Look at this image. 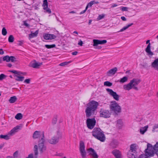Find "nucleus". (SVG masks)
I'll use <instances>...</instances> for the list:
<instances>
[{
  "label": "nucleus",
  "instance_id": "57",
  "mask_svg": "<svg viewBox=\"0 0 158 158\" xmlns=\"http://www.w3.org/2000/svg\"><path fill=\"white\" fill-rule=\"evenodd\" d=\"M78 53V52L77 51H75L72 53V55H76Z\"/></svg>",
  "mask_w": 158,
  "mask_h": 158
},
{
  "label": "nucleus",
  "instance_id": "45",
  "mask_svg": "<svg viewBox=\"0 0 158 158\" xmlns=\"http://www.w3.org/2000/svg\"><path fill=\"white\" fill-rule=\"evenodd\" d=\"M57 121V118L56 117H54L53 118L52 120V123L53 124H55Z\"/></svg>",
  "mask_w": 158,
  "mask_h": 158
},
{
  "label": "nucleus",
  "instance_id": "54",
  "mask_svg": "<svg viewBox=\"0 0 158 158\" xmlns=\"http://www.w3.org/2000/svg\"><path fill=\"white\" fill-rule=\"evenodd\" d=\"M87 10V8H85V10H83V11H81L80 14H84V13H85V12L86 11V10Z\"/></svg>",
  "mask_w": 158,
  "mask_h": 158
},
{
  "label": "nucleus",
  "instance_id": "23",
  "mask_svg": "<svg viewBox=\"0 0 158 158\" xmlns=\"http://www.w3.org/2000/svg\"><path fill=\"white\" fill-rule=\"evenodd\" d=\"M148 127V125L141 127L139 130L140 134L142 135L144 134L145 132L147 131Z\"/></svg>",
  "mask_w": 158,
  "mask_h": 158
},
{
  "label": "nucleus",
  "instance_id": "6",
  "mask_svg": "<svg viewBox=\"0 0 158 158\" xmlns=\"http://www.w3.org/2000/svg\"><path fill=\"white\" fill-rule=\"evenodd\" d=\"M111 111L114 112L116 114L121 112V108L115 101H114L111 102L110 106Z\"/></svg>",
  "mask_w": 158,
  "mask_h": 158
},
{
  "label": "nucleus",
  "instance_id": "26",
  "mask_svg": "<svg viewBox=\"0 0 158 158\" xmlns=\"http://www.w3.org/2000/svg\"><path fill=\"white\" fill-rule=\"evenodd\" d=\"M134 153L131 151H129L127 154L128 158H135V155Z\"/></svg>",
  "mask_w": 158,
  "mask_h": 158
},
{
  "label": "nucleus",
  "instance_id": "21",
  "mask_svg": "<svg viewBox=\"0 0 158 158\" xmlns=\"http://www.w3.org/2000/svg\"><path fill=\"white\" fill-rule=\"evenodd\" d=\"M136 146L135 144H131L130 147V150L129 151H131V152L133 153H135L136 151Z\"/></svg>",
  "mask_w": 158,
  "mask_h": 158
},
{
  "label": "nucleus",
  "instance_id": "17",
  "mask_svg": "<svg viewBox=\"0 0 158 158\" xmlns=\"http://www.w3.org/2000/svg\"><path fill=\"white\" fill-rule=\"evenodd\" d=\"M43 37L44 39L46 40L54 39L56 37V36L55 35L49 34H45Z\"/></svg>",
  "mask_w": 158,
  "mask_h": 158
},
{
  "label": "nucleus",
  "instance_id": "18",
  "mask_svg": "<svg viewBox=\"0 0 158 158\" xmlns=\"http://www.w3.org/2000/svg\"><path fill=\"white\" fill-rule=\"evenodd\" d=\"M117 68L116 67H114V68L110 69L106 73V75L107 76H111L114 75L117 71Z\"/></svg>",
  "mask_w": 158,
  "mask_h": 158
},
{
  "label": "nucleus",
  "instance_id": "36",
  "mask_svg": "<svg viewBox=\"0 0 158 158\" xmlns=\"http://www.w3.org/2000/svg\"><path fill=\"white\" fill-rule=\"evenodd\" d=\"M14 38L13 35H10L8 38V41L10 43L13 42L14 41Z\"/></svg>",
  "mask_w": 158,
  "mask_h": 158
},
{
  "label": "nucleus",
  "instance_id": "39",
  "mask_svg": "<svg viewBox=\"0 0 158 158\" xmlns=\"http://www.w3.org/2000/svg\"><path fill=\"white\" fill-rule=\"evenodd\" d=\"M43 9L45 11V12H46L48 13V14L51 13V10L50 9L48 8V7H47V8L46 7H44V8H43Z\"/></svg>",
  "mask_w": 158,
  "mask_h": 158
},
{
  "label": "nucleus",
  "instance_id": "30",
  "mask_svg": "<svg viewBox=\"0 0 158 158\" xmlns=\"http://www.w3.org/2000/svg\"><path fill=\"white\" fill-rule=\"evenodd\" d=\"M128 77H127L125 76L123 77L122 78H121L119 81L121 83H123L127 81L128 80Z\"/></svg>",
  "mask_w": 158,
  "mask_h": 158
},
{
  "label": "nucleus",
  "instance_id": "25",
  "mask_svg": "<svg viewBox=\"0 0 158 158\" xmlns=\"http://www.w3.org/2000/svg\"><path fill=\"white\" fill-rule=\"evenodd\" d=\"M35 157L34 158H37L38 155V147L35 145L34 146V150Z\"/></svg>",
  "mask_w": 158,
  "mask_h": 158
},
{
  "label": "nucleus",
  "instance_id": "29",
  "mask_svg": "<svg viewBox=\"0 0 158 158\" xmlns=\"http://www.w3.org/2000/svg\"><path fill=\"white\" fill-rule=\"evenodd\" d=\"M17 98L16 96L11 97L9 100V102L10 103H14L17 100Z\"/></svg>",
  "mask_w": 158,
  "mask_h": 158
},
{
  "label": "nucleus",
  "instance_id": "16",
  "mask_svg": "<svg viewBox=\"0 0 158 158\" xmlns=\"http://www.w3.org/2000/svg\"><path fill=\"white\" fill-rule=\"evenodd\" d=\"M42 64V63L37 62L34 60L30 64V66L33 68L38 69Z\"/></svg>",
  "mask_w": 158,
  "mask_h": 158
},
{
  "label": "nucleus",
  "instance_id": "11",
  "mask_svg": "<svg viewBox=\"0 0 158 158\" xmlns=\"http://www.w3.org/2000/svg\"><path fill=\"white\" fill-rule=\"evenodd\" d=\"M79 150L82 157L85 158L86 157V153L85 151V146L84 142L81 140L79 143Z\"/></svg>",
  "mask_w": 158,
  "mask_h": 158
},
{
  "label": "nucleus",
  "instance_id": "14",
  "mask_svg": "<svg viewBox=\"0 0 158 158\" xmlns=\"http://www.w3.org/2000/svg\"><path fill=\"white\" fill-rule=\"evenodd\" d=\"M89 155L93 158H98V156L94 150L92 148H89L87 150Z\"/></svg>",
  "mask_w": 158,
  "mask_h": 158
},
{
  "label": "nucleus",
  "instance_id": "64",
  "mask_svg": "<svg viewBox=\"0 0 158 158\" xmlns=\"http://www.w3.org/2000/svg\"><path fill=\"white\" fill-rule=\"evenodd\" d=\"M92 20L91 19H89V21L88 25H90L91 24Z\"/></svg>",
  "mask_w": 158,
  "mask_h": 158
},
{
  "label": "nucleus",
  "instance_id": "49",
  "mask_svg": "<svg viewBox=\"0 0 158 158\" xmlns=\"http://www.w3.org/2000/svg\"><path fill=\"white\" fill-rule=\"evenodd\" d=\"M35 157V155L33 156V154L32 153H31L29 154L28 156L26 158H34Z\"/></svg>",
  "mask_w": 158,
  "mask_h": 158
},
{
  "label": "nucleus",
  "instance_id": "19",
  "mask_svg": "<svg viewBox=\"0 0 158 158\" xmlns=\"http://www.w3.org/2000/svg\"><path fill=\"white\" fill-rule=\"evenodd\" d=\"M112 153L116 158H121V154L118 150L116 149L114 150L112 152Z\"/></svg>",
  "mask_w": 158,
  "mask_h": 158
},
{
  "label": "nucleus",
  "instance_id": "58",
  "mask_svg": "<svg viewBox=\"0 0 158 158\" xmlns=\"http://www.w3.org/2000/svg\"><path fill=\"white\" fill-rule=\"evenodd\" d=\"M24 25L26 27H28L29 26V25L26 21L24 22Z\"/></svg>",
  "mask_w": 158,
  "mask_h": 158
},
{
  "label": "nucleus",
  "instance_id": "44",
  "mask_svg": "<svg viewBox=\"0 0 158 158\" xmlns=\"http://www.w3.org/2000/svg\"><path fill=\"white\" fill-rule=\"evenodd\" d=\"M99 44H106L107 42V41L106 40H99Z\"/></svg>",
  "mask_w": 158,
  "mask_h": 158
},
{
  "label": "nucleus",
  "instance_id": "12",
  "mask_svg": "<svg viewBox=\"0 0 158 158\" xmlns=\"http://www.w3.org/2000/svg\"><path fill=\"white\" fill-rule=\"evenodd\" d=\"M87 126L89 129H93L96 123V121L94 118H88L86 120Z\"/></svg>",
  "mask_w": 158,
  "mask_h": 158
},
{
  "label": "nucleus",
  "instance_id": "35",
  "mask_svg": "<svg viewBox=\"0 0 158 158\" xmlns=\"http://www.w3.org/2000/svg\"><path fill=\"white\" fill-rule=\"evenodd\" d=\"M45 47L48 49L55 48L56 47L55 44H52L51 45L46 44L45 45Z\"/></svg>",
  "mask_w": 158,
  "mask_h": 158
},
{
  "label": "nucleus",
  "instance_id": "4",
  "mask_svg": "<svg viewBox=\"0 0 158 158\" xmlns=\"http://www.w3.org/2000/svg\"><path fill=\"white\" fill-rule=\"evenodd\" d=\"M153 149L158 156V143H157L154 147H152V144L149 143H148L147 148L145 150L146 155L148 156H152Z\"/></svg>",
  "mask_w": 158,
  "mask_h": 158
},
{
  "label": "nucleus",
  "instance_id": "10",
  "mask_svg": "<svg viewBox=\"0 0 158 158\" xmlns=\"http://www.w3.org/2000/svg\"><path fill=\"white\" fill-rule=\"evenodd\" d=\"M99 113L100 116L105 118H110L111 113L110 110H105L103 108L100 109Z\"/></svg>",
  "mask_w": 158,
  "mask_h": 158
},
{
  "label": "nucleus",
  "instance_id": "24",
  "mask_svg": "<svg viewBox=\"0 0 158 158\" xmlns=\"http://www.w3.org/2000/svg\"><path fill=\"white\" fill-rule=\"evenodd\" d=\"M110 145L113 148H115L118 145V141L116 140H113L111 142Z\"/></svg>",
  "mask_w": 158,
  "mask_h": 158
},
{
  "label": "nucleus",
  "instance_id": "61",
  "mask_svg": "<svg viewBox=\"0 0 158 158\" xmlns=\"http://www.w3.org/2000/svg\"><path fill=\"white\" fill-rule=\"evenodd\" d=\"M18 154V152L17 151H16L14 153L13 155L14 156H16Z\"/></svg>",
  "mask_w": 158,
  "mask_h": 158
},
{
  "label": "nucleus",
  "instance_id": "33",
  "mask_svg": "<svg viewBox=\"0 0 158 158\" xmlns=\"http://www.w3.org/2000/svg\"><path fill=\"white\" fill-rule=\"evenodd\" d=\"M113 84L112 83L109 81H106L104 82V85L105 86L110 87Z\"/></svg>",
  "mask_w": 158,
  "mask_h": 158
},
{
  "label": "nucleus",
  "instance_id": "15",
  "mask_svg": "<svg viewBox=\"0 0 158 158\" xmlns=\"http://www.w3.org/2000/svg\"><path fill=\"white\" fill-rule=\"evenodd\" d=\"M150 41V40H148L146 42V44H148V45L145 49V51L147 53L148 55L152 56L154 55V54L151 50V44Z\"/></svg>",
  "mask_w": 158,
  "mask_h": 158
},
{
  "label": "nucleus",
  "instance_id": "46",
  "mask_svg": "<svg viewBox=\"0 0 158 158\" xmlns=\"http://www.w3.org/2000/svg\"><path fill=\"white\" fill-rule=\"evenodd\" d=\"M104 17V15H99L98 16V20H100V19H102Z\"/></svg>",
  "mask_w": 158,
  "mask_h": 158
},
{
  "label": "nucleus",
  "instance_id": "41",
  "mask_svg": "<svg viewBox=\"0 0 158 158\" xmlns=\"http://www.w3.org/2000/svg\"><path fill=\"white\" fill-rule=\"evenodd\" d=\"M7 76L4 74H1L0 75V81H2L6 78Z\"/></svg>",
  "mask_w": 158,
  "mask_h": 158
},
{
  "label": "nucleus",
  "instance_id": "5",
  "mask_svg": "<svg viewBox=\"0 0 158 158\" xmlns=\"http://www.w3.org/2000/svg\"><path fill=\"white\" fill-rule=\"evenodd\" d=\"M21 127L18 125L13 128L6 135H0V138L3 139L5 140H8L10 139V137L14 135L16 132H17L20 129Z\"/></svg>",
  "mask_w": 158,
  "mask_h": 158
},
{
  "label": "nucleus",
  "instance_id": "43",
  "mask_svg": "<svg viewBox=\"0 0 158 158\" xmlns=\"http://www.w3.org/2000/svg\"><path fill=\"white\" fill-rule=\"evenodd\" d=\"M117 125H119V127H121L122 126V121L121 120L119 119L117 121Z\"/></svg>",
  "mask_w": 158,
  "mask_h": 158
},
{
  "label": "nucleus",
  "instance_id": "47",
  "mask_svg": "<svg viewBox=\"0 0 158 158\" xmlns=\"http://www.w3.org/2000/svg\"><path fill=\"white\" fill-rule=\"evenodd\" d=\"M9 71L10 72H11L12 73H13L15 74H18V71L14 70H9Z\"/></svg>",
  "mask_w": 158,
  "mask_h": 158
},
{
  "label": "nucleus",
  "instance_id": "37",
  "mask_svg": "<svg viewBox=\"0 0 158 158\" xmlns=\"http://www.w3.org/2000/svg\"><path fill=\"white\" fill-rule=\"evenodd\" d=\"M42 6L44 7H46V8L48 7V3L47 2V0H44L43 1V4L42 5Z\"/></svg>",
  "mask_w": 158,
  "mask_h": 158
},
{
  "label": "nucleus",
  "instance_id": "32",
  "mask_svg": "<svg viewBox=\"0 0 158 158\" xmlns=\"http://www.w3.org/2000/svg\"><path fill=\"white\" fill-rule=\"evenodd\" d=\"M93 46H96L99 44V40H93Z\"/></svg>",
  "mask_w": 158,
  "mask_h": 158
},
{
  "label": "nucleus",
  "instance_id": "13",
  "mask_svg": "<svg viewBox=\"0 0 158 158\" xmlns=\"http://www.w3.org/2000/svg\"><path fill=\"white\" fill-rule=\"evenodd\" d=\"M108 93L116 100L118 101L119 100V96L116 92L114 91L112 89L107 88L106 89Z\"/></svg>",
  "mask_w": 158,
  "mask_h": 158
},
{
  "label": "nucleus",
  "instance_id": "20",
  "mask_svg": "<svg viewBox=\"0 0 158 158\" xmlns=\"http://www.w3.org/2000/svg\"><path fill=\"white\" fill-rule=\"evenodd\" d=\"M152 66L156 70H158V58L154 60L152 64Z\"/></svg>",
  "mask_w": 158,
  "mask_h": 158
},
{
  "label": "nucleus",
  "instance_id": "63",
  "mask_svg": "<svg viewBox=\"0 0 158 158\" xmlns=\"http://www.w3.org/2000/svg\"><path fill=\"white\" fill-rule=\"evenodd\" d=\"M95 48H97L98 49H100L102 48V47L100 46H98V45L97 46H95Z\"/></svg>",
  "mask_w": 158,
  "mask_h": 158
},
{
  "label": "nucleus",
  "instance_id": "52",
  "mask_svg": "<svg viewBox=\"0 0 158 158\" xmlns=\"http://www.w3.org/2000/svg\"><path fill=\"white\" fill-rule=\"evenodd\" d=\"M68 64V63L67 62H64L62 63L59 64V65L60 66H63L67 64Z\"/></svg>",
  "mask_w": 158,
  "mask_h": 158
},
{
  "label": "nucleus",
  "instance_id": "48",
  "mask_svg": "<svg viewBox=\"0 0 158 158\" xmlns=\"http://www.w3.org/2000/svg\"><path fill=\"white\" fill-rule=\"evenodd\" d=\"M18 73L17 75H26L27 74L26 72H22L20 71H18Z\"/></svg>",
  "mask_w": 158,
  "mask_h": 158
},
{
  "label": "nucleus",
  "instance_id": "31",
  "mask_svg": "<svg viewBox=\"0 0 158 158\" xmlns=\"http://www.w3.org/2000/svg\"><path fill=\"white\" fill-rule=\"evenodd\" d=\"M23 118V115L22 114L19 113L17 114L15 116V118L17 120H20Z\"/></svg>",
  "mask_w": 158,
  "mask_h": 158
},
{
  "label": "nucleus",
  "instance_id": "55",
  "mask_svg": "<svg viewBox=\"0 0 158 158\" xmlns=\"http://www.w3.org/2000/svg\"><path fill=\"white\" fill-rule=\"evenodd\" d=\"M19 43L18 45H22V44H23V41H18Z\"/></svg>",
  "mask_w": 158,
  "mask_h": 158
},
{
  "label": "nucleus",
  "instance_id": "8",
  "mask_svg": "<svg viewBox=\"0 0 158 158\" xmlns=\"http://www.w3.org/2000/svg\"><path fill=\"white\" fill-rule=\"evenodd\" d=\"M45 142V139L42 140H39L38 145H36L38 147V149H39L40 152L41 154L44 152L46 150L47 146L44 144Z\"/></svg>",
  "mask_w": 158,
  "mask_h": 158
},
{
  "label": "nucleus",
  "instance_id": "34",
  "mask_svg": "<svg viewBox=\"0 0 158 158\" xmlns=\"http://www.w3.org/2000/svg\"><path fill=\"white\" fill-rule=\"evenodd\" d=\"M10 61L12 62H14L17 61L16 58L14 56H10Z\"/></svg>",
  "mask_w": 158,
  "mask_h": 158
},
{
  "label": "nucleus",
  "instance_id": "56",
  "mask_svg": "<svg viewBox=\"0 0 158 158\" xmlns=\"http://www.w3.org/2000/svg\"><path fill=\"white\" fill-rule=\"evenodd\" d=\"M4 54V52L2 49H0V54L3 55Z\"/></svg>",
  "mask_w": 158,
  "mask_h": 158
},
{
  "label": "nucleus",
  "instance_id": "27",
  "mask_svg": "<svg viewBox=\"0 0 158 158\" xmlns=\"http://www.w3.org/2000/svg\"><path fill=\"white\" fill-rule=\"evenodd\" d=\"M133 24V23H131L128 25H127L126 26L123 27L122 29H121L119 31H118V32H122L123 31H124L126 30L127 29L128 27L131 26Z\"/></svg>",
  "mask_w": 158,
  "mask_h": 158
},
{
  "label": "nucleus",
  "instance_id": "53",
  "mask_svg": "<svg viewBox=\"0 0 158 158\" xmlns=\"http://www.w3.org/2000/svg\"><path fill=\"white\" fill-rule=\"evenodd\" d=\"M78 45H79L81 46H82V45L83 42L81 41V40H79V42L78 43Z\"/></svg>",
  "mask_w": 158,
  "mask_h": 158
},
{
  "label": "nucleus",
  "instance_id": "59",
  "mask_svg": "<svg viewBox=\"0 0 158 158\" xmlns=\"http://www.w3.org/2000/svg\"><path fill=\"white\" fill-rule=\"evenodd\" d=\"M121 19L123 21H125L126 20V19L124 16H122L121 17Z\"/></svg>",
  "mask_w": 158,
  "mask_h": 158
},
{
  "label": "nucleus",
  "instance_id": "60",
  "mask_svg": "<svg viewBox=\"0 0 158 158\" xmlns=\"http://www.w3.org/2000/svg\"><path fill=\"white\" fill-rule=\"evenodd\" d=\"M4 144H1L0 145V150L2 149V148L4 147Z\"/></svg>",
  "mask_w": 158,
  "mask_h": 158
},
{
  "label": "nucleus",
  "instance_id": "22",
  "mask_svg": "<svg viewBox=\"0 0 158 158\" xmlns=\"http://www.w3.org/2000/svg\"><path fill=\"white\" fill-rule=\"evenodd\" d=\"M39 31L36 30L35 32L33 33L32 31L31 33L29 35V37L30 39H31L34 37H36L37 36L38 34Z\"/></svg>",
  "mask_w": 158,
  "mask_h": 158
},
{
  "label": "nucleus",
  "instance_id": "50",
  "mask_svg": "<svg viewBox=\"0 0 158 158\" xmlns=\"http://www.w3.org/2000/svg\"><path fill=\"white\" fill-rule=\"evenodd\" d=\"M30 79H26L25 80L24 82L25 83H26L27 84H29L30 83Z\"/></svg>",
  "mask_w": 158,
  "mask_h": 158
},
{
  "label": "nucleus",
  "instance_id": "51",
  "mask_svg": "<svg viewBox=\"0 0 158 158\" xmlns=\"http://www.w3.org/2000/svg\"><path fill=\"white\" fill-rule=\"evenodd\" d=\"M128 8L126 7H121V9L123 11H127Z\"/></svg>",
  "mask_w": 158,
  "mask_h": 158
},
{
  "label": "nucleus",
  "instance_id": "9",
  "mask_svg": "<svg viewBox=\"0 0 158 158\" xmlns=\"http://www.w3.org/2000/svg\"><path fill=\"white\" fill-rule=\"evenodd\" d=\"M32 137L34 139H39V140H42L44 139V132L36 131L33 134Z\"/></svg>",
  "mask_w": 158,
  "mask_h": 158
},
{
  "label": "nucleus",
  "instance_id": "62",
  "mask_svg": "<svg viewBox=\"0 0 158 158\" xmlns=\"http://www.w3.org/2000/svg\"><path fill=\"white\" fill-rule=\"evenodd\" d=\"M118 5L116 4H114L112 5L111 6V8H114L116 6H117Z\"/></svg>",
  "mask_w": 158,
  "mask_h": 158
},
{
  "label": "nucleus",
  "instance_id": "40",
  "mask_svg": "<svg viewBox=\"0 0 158 158\" xmlns=\"http://www.w3.org/2000/svg\"><path fill=\"white\" fill-rule=\"evenodd\" d=\"M7 33V31L5 27H3L2 30V34L3 35H6Z\"/></svg>",
  "mask_w": 158,
  "mask_h": 158
},
{
  "label": "nucleus",
  "instance_id": "38",
  "mask_svg": "<svg viewBox=\"0 0 158 158\" xmlns=\"http://www.w3.org/2000/svg\"><path fill=\"white\" fill-rule=\"evenodd\" d=\"M3 61H6L7 62L10 61V56H6L3 58Z\"/></svg>",
  "mask_w": 158,
  "mask_h": 158
},
{
  "label": "nucleus",
  "instance_id": "7",
  "mask_svg": "<svg viewBox=\"0 0 158 158\" xmlns=\"http://www.w3.org/2000/svg\"><path fill=\"white\" fill-rule=\"evenodd\" d=\"M62 137L61 134L59 131L57 132L56 135H54L48 140V142L52 144H55L58 143L59 139Z\"/></svg>",
  "mask_w": 158,
  "mask_h": 158
},
{
  "label": "nucleus",
  "instance_id": "28",
  "mask_svg": "<svg viewBox=\"0 0 158 158\" xmlns=\"http://www.w3.org/2000/svg\"><path fill=\"white\" fill-rule=\"evenodd\" d=\"M15 76L16 77L15 80L17 81H22L24 78V77L23 76H18L17 75H15Z\"/></svg>",
  "mask_w": 158,
  "mask_h": 158
},
{
  "label": "nucleus",
  "instance_id": "42",
  "mask_svg": "<svg viewBox=\"0 0 158 158\" xmlns=\"http://www.w3.org/2000/svg\"><path fill=\"white\" fill-rule=\"evenodd\" d=\"M94 1H91L87 5L86 8L87 7V9L89 7H91L94 4Z\"/></svg>",
  "mask_w": 158,
  "mask_h": 158
},
{
  "label": "nucleus",
  "instance_id": "1",
  "mask_svg": "<svg viewBox=\"0 0 158 158\" xmlns=\"http://www.w3.org/2000/svg\"><path fill=\"white\" fill-rule=\"evenodd\" d=\"M98 105V103L94 100H92L87 103L85 111L86 117L89 118L93 115Z\"/></svg>",
  "mask_w": 158,
  "mask_h": 158
},
{
  "label": "nucleus",
  "instance_id": "3",
  "mask_svg": "<svg viewBox=\"0 0 158 158\" xmlns=\"http://www.w3.org/2000/svg\"><path fill=\"white\" fill-rule=\"evenodd\" d=\"M92 133V135L95 138L102 142L105 141V136L103 131L100 128H94Z\"/></svg>",
  "mask_w": 158,
  "mask_h": 158
},
{
  "label": "nucleus",
  "instance_id": "2",
  "mask_svg": "<svg viewBox=\"0 0 158 158\" xmlns=\"http://www.w3.org/2000/svg\"><path fill=\"white\" fill-rule=\"evenodd\" d=\"M141 81L140 79L137 78H133L131 80L130 82L127 84L125 85H123V89L129 91L132 89L138 90V88L136 86Z\"/></svg>",
  "mask_w": 158,
  "mask_h": 158
}]
</instances>
